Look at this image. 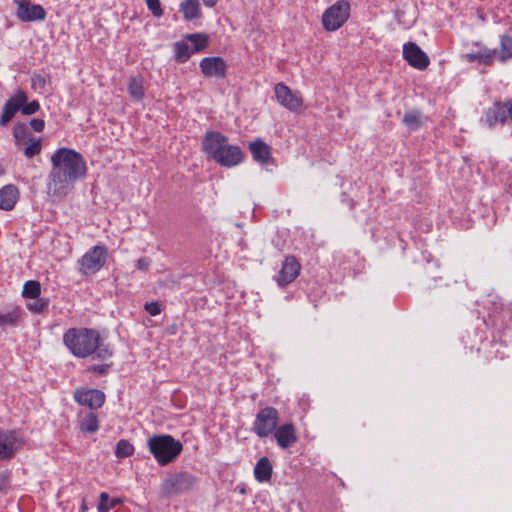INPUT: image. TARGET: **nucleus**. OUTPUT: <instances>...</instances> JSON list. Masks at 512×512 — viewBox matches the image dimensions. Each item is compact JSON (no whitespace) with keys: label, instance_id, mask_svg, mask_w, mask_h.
Wrapping results in <instances>:
<instances>
[{"label":"nucleus","instance_id":"obj_36","mask_svg":"<svg viewBox=\"0 0 512 512\" xmlns=\"http://www.w3.org/2000/svg\"><path fill=\"white\" fill-rule=\"evenodd\" d=\"M49 305L48 299L44 298H36L33 302L27 304V309L35 314L43 313L45 310H47Z\"/></svg>","mask_w":512,"mask_h":512},{"label":"nucleus","instance_id":"obj_35","mask_svg":"<svg viewBox=\"0 0 512 512\" xmlns=\"http://www.w3.org/2000/svg\"><path fill=\"white\" fill-rule=\"evenodd\" d=\"M42 151V140L41 138H33L25 144L23 153L27 159H31L36 155H39Z\"/></svg>","mask_w":512,"mask_h":512},{"label":"nucleus","instance_id":"obj_26","mask_svg":"<svg viewBox=\"0 0 512 512\" xmlns=\"http://www.w3.org/2000/svg\"><path fill=\"white\" fill-rule=\"evenodd\" d=\"M180 11L186 20H193L200 16L201 8L198 0H185L180 5Z\"/></svg>","mask_w":512,"mask_h":512},{"label":"nucleus","instance_id":"obj_12","mask_svg":"<svg viewBox=\"0 0 512 512\" xmlns=\"http://www.w3.org/2000/svg\"><path fill=\"white\" fill-rule=\"evenodd\" d=\"M76 403L81 406H87L91 410L101 408L105 403V394L98 389L78 388L73 393Z\"/></svg>","mask_w":512,"mask_h":512},{"label":"nucleus","instance_id":"obj_6","mask_svg":"<svg viewBox=\"0 0 512 512\" xmlns=\"http://www.w3.org/2000/svg\"><path fill=\"white\" fill-rule=\"evenodd\" d=\"M25 437L20 430L0 428V461L10 460L25 446Z\"/></svg>","mask_w":512,"mask_h":512},{"label":"nucleus","instance_id":"obj_38","mask_svg":"<svg viewBox=\"0 0 512 512\" xmlns=\"http://www.w3.org/2000/svg\"><path fill=\"white\" fill-rule=\"evenodd\" d=\"M148 10L155 17H161L163 15V10L161 7L160 0H145Z\"/></svg>","mask_w":512,"mask_h":512},{"label":"nucleus","instance_id":"obj_23","mask_svg":"<svg viewBox=\"0 0 512 512\" xmlns=\"http://www.w3.org/2000/svg\"><path fill=\"white\" fill-rule=\"evenodd\" d=\"M78 418V426L82 432L94 433L99 429V419L95 412H80Z\"/></svg>","mask_w":512,"mask_h":512},{"label":"nucleus","instance_id":"obj_34","mask_svg":"<svg viewBox=\"0 0 512 512\" xmlns=\"http://www.w3.org/2000/svg\"><path fill=\"white\" fill-rule=\"evenodd\" d=\"M134 452H135V448L130 441H128L126 439H121L117 442L116 448H115V456L118 459L130 457L134 454Z\"/></svg>","mask_w":512,"mask_h":512},{"label":"nucleus","instance_id":"obj_18","mask_svg":"<svg viewBox=\"0 0 512 512\" xmlns=\"http://www.w3.org/2000/svg\"><path fill=\"white\" fill-rule=\"evenodd\" d=\"M27 102V94L23 90H18L12 97H10L5 105L0 118V125L5 126L16 114L20 107Z\"/></svg>","mask_w":512,"mask_h":512},{"label":"nucleus","instance_id":"obj_17","mask_svg":"<svg viewBox=\"0 0 512 512\" xmlns=\"http://www.w3.org/2000/svg\"><path fill=\"white\" fill-rule=\"evenodd\" d=\"M279 448L287 449L298 441L296 427L293 423H285L276 428L273 433Z\"/></svg>","mask_w":512,"mask_h":512},{"label":"nucleus","instance_id":"obj_4","mask_svg":"<svg viewBox=\"0 0 512 512\" xmlns=\"http://www.w3.org/2000/svg\"><path fill=\"white\" fill-rule=\"evenodd\" d=\"M148 450L157 463L165 466L173 462L182 452L183 445L168 434L154 435L148 439Z\"/></svg>","mask_w":512,"mask_h":512},{"label":"nucleus","instance_id":"obj_3","mask_svg":"<svg viewBox=\"0 0 512 512\" xmlns=\"http://www.w3.org/2000/svg\"><path fill=\"white\" fill-rule=\"evenodd\" d=\"M202 149L208 158L223 167H234L242 163L243 151L239 146L231 145L228 138L218 131H208L202 141Z\"/></svg>","mask_w":512,"mask_h":512},{"label":"nucleus","instance_id":"obj_42","mask_svg":"<svg viewBox=\"0 0 512 512\" xmlns=\"http://www.w3.org/2000/svg\"><path fill=\"white\" fill-rule=\"evenodd\" d=\"M30 127L35 132H42L45 128V121L43 119L34 118L30 121Z\"/></svg>","mask_w":512,"mask_h":512},{"label":"nucleus","instance_id":"obj_8","mask_svg":"<svg viewBox=\"0 0 512 512\" xmlns=\"http://www.w3.org/2000/svg\"><path fill=\"white\" fill-rule=\"evenodd\" d=\"M279 412L276 408L267 406L260 409L254 419L251 431L259 438H266L278 427Z\"/></svg>","mask_w":512,"mask_h":512},{"label":"nucleus","instance_id":"obj_33","mask_svg":"<svg viewBox=\"0 0 512 512\" xmlns=\"http://www.w3.org/2000/svg\"><path fill=\"white\" fill-rule=\"evenodd\" d=\"M22 296L27 299H36L41 294V284L37 280H28L24 283Z\"/></svg>","mask_w":512,"mask_h":512},{"label":"nucleus","instance_id":"obj_40","mask_svg":"<svg viewBox=\"0 0 512 512\" xmlns=\"http://www.w3.org/2000/svg\"><path fill=\"white\" fill-rule=\"evenodd\" d=\"M40 109V104L37 100H33L30 103H24L20 107V111L23 115H32Z\"/></svg>","mask_w":512,"mask_h":512},{"label":"nucleus","instance_id":"obj_45","mask_svg":"<svg viewBox=\"0 0 512 512\" xmlns=\"http://www.w3.org/2000/svg\"><path fill=\"white\" fill-rule=\"evenodd\" d=\"M219 0H202L204 6L212 8L214 7Z\"/></svg>","mask_w":512,"mask_h":512},{"label":"nucleus","instance_id":"obj_2","mask_svg":"<svg viewBox=\"0 0 512 512\" xmlns=\"http://www.w3.org/2000/svg\"><path fill=\"white\" fill-rule=\"evenodd\" d=\"M63 343L76 358H94L101 361L110 360L114 354L108 344L102 343L100 333L92 328H69L63 334Z\"/></svg>","mask_w":512,"mask_h":512},{"label":"nucleus","instance_id":"obj_11","mask_svg":"<svg viewBox=\"0 0 512 512\" xmlns=\"http://www.w3.org/2000/svg\"><path fill=\"white\" fill-rule=\"evenodd\" d=\"M278 103L291 112H298L303 106V98L299 92H293L286 84L280 82L274 86Z\"/></svg>","mask_w":512,"mask_h":512},{"label":"nucleus","instance_id":"obj_24","mask_svg":"<svg viewBox=\"0 0 512 512\" xmlns=\"http://www.w3.org/2000/svg\"><path fill=\"white\" fill-rule=\"evenodd\" d=\"M496 56V49L484 48L483 50L466 54L465 58L470 62H479L487 66H491L494 63Z\"/></svg>","mask_w":512,"mask_h":512},{"label":"nucleus","instance_id":"obj_22","mask_svg":"<svg viewBox=\"0 0 512 512\" xmlns=\"http://www.w3.org/2000/svg\"><path fill=\"white\" fill-rule=\"evenodd\" d=\"M128 94L132 101L142 102L145 97L146 88L144 85V79L142 76H132L128 82Z\"/></svg>","mask_w":512,"mask_h":512},{"label":"nucleus","instance_id":"obj_5","mask_svg":"<svg viewBox=\"0 0 512 512\" xmlns=\"http://www.w3.org/2000/svg\"><path fill=\"white\" fill-rule=\"evenodd\" d=\"M351 4L348 0H337L322 14V26L328 32L340 29L350 18Z\"/></svg>","mask_w":512,"mask_h":512},{"label":"nucleus","instance_id":"obj_10","mask_svg":"<svg viewBox=\"0 0 512 512\" xmlns=\"http://www.w3.org/2000/svg\"><path fill=\"white\" fill-rule=\"evenodd\" d=\"M196 483V477L188 472H181L167 478L162 485L167 495L180 494L190 491Z\"/></svg>","mask_w":512,"mask_h":512},{"label":"nucleus","instance_id":"obj_28","mask_svg":"<svg viewBox=\"0 0 512 512\" xmlns=\"http://www.w3.org/2000/svg\"><path fill=\"white\" fill-rule=\"evenodd\" d=\"M13 137L16 146L25 145L28 141L33 139L27 125L20 122L16 123L13 127Z\"/></svg>","mask_w":512,"mask_h":512},{"label":"nucleus","instance_id":"obj_9","mask_svg":"<svg viewBox=\"0 0 512 512\" xmlns=\"http://www.w3.org/2000/svg\"><path fill=\"white\" fill-rule=\"evenodd\" d=\"M16 7L15 15L22 22L43 21L46 11L40 4H32L31 0H13Z\"/></svg>","mask_w":512,"mask_h":512},{"label":"nucleus","instance_id":"obj_15","mask_svg":"<svg viewBox=\"0 0 512 512\" xmlns=\"http://www.w3.org/2000/svg\"><path fill=\"white\" fill-rule=\"evenodd\" d=\"M300 270L301 264L296 257L292 255L286 256L275 280L279 286H286L298 277Z\"/></svg>","mask_w":512,"mask_h":512},{"label":"nucleus","instance_id":"obj_16","mask_svg":"<svg viewBox=\"0 0 512 512\" xmlns=\"http://www.w3.org/2000/svg\"><path fill=\"white\" fill-rule=\"evenodd\" d=\"M403 58L410 66L418 70H425L430 64L429 57L426 53L413 42H408L403 45Z\"/></svg>","mask_w":512,"mask_h":512},{"label":"nucleus","instance_id":"obj_32","mask_svg":"<svg viewBox=\"0 0 512 512\" xmlns=\"http://www.w3.org/2000/svg\"><path fill=\"white\" fill-rule=\"evenodd\" d=\"M123 501L120 498L110 499L108 493L101 492L99 496V503L97 506L98 512H109L111 509L115 508L117 505L122 504Z\"/></svg>","mask_w":512,"mask_h":512},{"label":"nucleus","instance_id":"obj_39","mask_svg":"<svg viewBox=\"0 0 512 512\" xmlns=\"http://www.w3.org/2000/svg\"><path fill=\"white\" fill-rule=\"evenodd\" d=\"M46 77L40 73H34L31 77V85L35 90H42L46 86Z\"/></svg>","mask_w":512,"mask_h":512},{"label":"nucleus","instance_id":"obj_44","mask_svg":"<svg viewBox=\"0 0 512 512\" xmlns=\"http://www.w3.org/2000/svg\"><path fill=\"white\" fill-rule=\"evenodd\" d=\"M8 483V476L5 473H0V492L5 489Z\"/></svg>","mask_w":512,"mask_h":512},{"label":"nucleus","instance_id":"obj_29","mask_svg":"<svg viewBox=\"0 0 512 512\" xmlns=\"http://www.w3.org/2000/svg\"><path fill=\"white\" fill-rule=\"evenodd\" d=\"M175 60L178 63H184L188 61L192 54H194L191 45L188 41H178L174 44Z\"/></svg>","mask_w":512,"mask_h":512},{"label":"nucleus","instance_id":"obj_30","mask_svg":"<svg viewBox=\"0 0 512 512\" xmlns=\"http://www.w3.org/2000/svg\"><path fill=\"white\" fill-rule=\"evenodd\" d=\"M22 318V310L16 307L10 312L0 313V327L16 326Z\"/></svg>","mask_w":512,"mask_h":512},{"label":"nucleus","instance_id":"obj_1","mask_svg":"<svg viewBox=\"0 0 512 512\" xmlns=\"http://www.w3.org/2000/svg\"><path fill=\"white\" fill-rule=\"evenodd\" d=\"M51 185L54 193H65L73 183L86 176L87 165L81 153L71 148H59L52 157Z\"/></svg>","mask_w":512,"mask_h":512},{"label":"nucleus","instance_id":"obj_13","mask_svg":"<svg viewBox=\"0 0 512 512\" xmlns=\"http://www.w3.org/2000/svg\"><path fill=\"white\" fill-rule=\"evenodd\" d=\"M199 67L204 77L220 79L226 77L228 69L226 61L219 56L203 58L199 63Z\"/></svg>","mask_w":512,"mask_h":512},{"label":"nucleus","instance_id":"obj_43","mask_svg":"<svg viewBox=\"0 0 512 512\" xmlns=\"http://www.w3.org/2000/svg\"><path fill=\"white\" fill-rule=\"evenodd\" d=\"M151 264V260L150 258L148 257H141L140 259H138L137 263H136V268L138 270H147L148 267L150 266Z\"/></svg>","mask_w":512,"mask_h":512},{"label":"nucleus","instance_id":"obj_41","mask_svg":"<svg viewBox=\"0 0 512 512\" xmlns=\"http://www.w3.org/2000/svg\"><path fill=\"white\" fill-rule=\"evenodd\" d=\"M144 309L151 316H157L161 313V305L156 301L146 303Z\"/></svg>","mask_w":512,"mask_h":512},{"label":"nucleus","instance_id":"obj_20","mask_svg":"<svg viewBox=\"0 0 512 512\" xmlns=\"http://www.w3.org/2000/svg\"><path fill=\"white\" fill-rule=\"evenodd\" d=\"M249 150L253 159L262 165L267 164L272 159L270 147L262 140L250 142Z\"/></svg>","mask_w":512,"mask_h":512},{"label":"nucleus","instance_id":"obj_27","mask_svg":"<svg viewBox=\"0 0 512 512\" xmlns=\"http://www.w3.org/2000/svg\"><path fill=\"white\" fill-rule=\"evenodd\" d=\"M185 38L188 42H190L194 53L204 51L209 44V37L205 33L187 34Z\"/></svg>","mask_w":512,"mask_h":512},{"label":"nucleus","instance_id":"obj_21","mask_svg":"<svg viewBox=\"0 0 512 512\" xmlns=\"http://www.w3.org/2000/svg\"><path fill=\"white\" fill-rule=\"evenodd\" d=\"M273 466L267 457H261L254 467V478L259 483L269 482L272 478Z\"/></svg>","mask_w":512,"mask_h":512},{"label":"nucleus","instance_id":"obj_14","mask_svg":"<svg viewBox=\"0 0 512 512\" xmlns=\"http://www.w3.org/2000/svg\"><path fill=\"white\" fill-rule=\"evenodd\" d=\"M485 119L490 127L497 123L504 124L508 119L512 121V102H495L494 105L485 112Z\"/></svg>","mask_w":512,"mask_h":512},{"label":"nucleus","instance_id":"obj_25","mask_svg":"<svg viewBox=\"0 0 512 512\" xmlns=\"http://www.w3.org/2000/svg\"><path fill=\"white\" fill-rule=\"evenodd\" d=\"M402 122L409 130L417 131L424 125L425 117L419 110H410L404 114Z\"/></svg>","mask_w":512,"mask_h":512},{"label":"nucleus","instance_id":"obj_19","mask_svg":"<svg viewBox=\"0 0 512 512\" xmlns=\"http://www.w3.org/2000/svg\"><path fill=\"white\" fill-rule=\"evenodd\" d=\"M19 199V190L15 185L8 184L0 189V209L11 211Z\"/></svg>","mask_w":512,"mask_h":512},{"label":"nucleus","instance_id":"obj_37","mask_svg":"<svg viewBox=\"0 0 512 512\" xmlns=\"http://www.w3.org/2000/svg\"><path fill=\"white\" fill-rule=\"evenodd\" d=\"M107 361L108 360L103 361L104 363H102V364H93V365L89 366L87 370L96 375L104 376L109 373L111 367L113 366V363L111 361L110 362H107Z\"/></svg>","mask_w":512,"mask_h":512},{"label":"nucleus","instance_id":"obj_31","mask_svg":"<svg viewBox=\"0 0 512 512\" xmlns=\"http://www.w3.org/2000/svg\"><path fill=\"white\" fill-rule=\"evenodd\" d=\"M512 58V37L509 35H502L500 38V52L498 60L505 63L508 59Z\"/></svg>","mask_w":512,"mask_h":512},{"label":"nucleus","instance_id":"obj_7","mask_svg":"<svg viewBox=\"0 0 512 512\" xmlns=\"http://www.w3.org/2000/svg\"><path fill=\"white\" fill-rule=\"evenodd\" d=\"M108 250L104 245H95L90 248L79 260L78 271L88 276L97 273L106 263Z\"/></svg>","mask_w":512,"mask_h":512}]
</instances>
